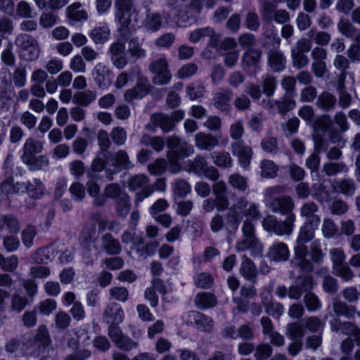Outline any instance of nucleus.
<instances>
[{"label": "nucleus", "mask_w": 360, "mask_h": 360, "mask_svg": "<svg viewBox=\"0 0 360 360\" xmlns=\"http://www.w3.org/2000/svg\"><path fill=\"white\" fill-rule=\"evenodd\" d=\"M330 330L334 333H340L346 336H352L357 345H360V328L350 321H342L337 316H332L329 321Z\"/></svg>", "instance_id": "6e6552de"}, {"label": "nucleus", "mask_w": 360, "mask_h": 360, "mask_svg": "<svg viewBox=\"0 0 360 360\" xmlns=\"http://www.w3.org/2000/svg\"><path fill=\"white\" fill-rule=\"evenodd\" d=\"M177 0H167V6L171 8V13L178 22H186L189 20L188 14H183V6L177 4Z\"/></svg>", "instance_id": "a18cd8bd"}, {"label": "nucleus", "mask_w": 360, "mask_h": 360, "mask_svg": "<svg viewBox=\"0 0 360 360\" xmlns=\"http://www.w3.org/2000/svg\"><path fill=\"white\" fill-rule=\"evenodd\" d=\"M153 89L155 87L150 84L149 79L139 73L136 84L125 91L124 99L127 103H131L134 100H141L150 94Z\"/></svg>", "instance_id": "39448f33"}, {"label": "nucleus", "mask_w": 360, "mask_h": 360, "mask_svg": "<svg viewBox=\"0 0 360 360\" xmlns=\"http://www.w3.org/2000/svg\"><path fill=\"white\" fill-rule=\"evenodd\" d=\"M27 72L25 66L20 64L15 67L12 74V79L15 86L22 87L26 83Z\"/></svg>", "instance_id": "09e8293b"}, {"label": "nucleus", "mask_w": 360, "mask_h": 360, "mask_svg": "<svg viewBox=\"0 0 360 360\" xmlns=\"http://www.w3.org/2000/svg\"><path fill=\"white\" fill-rule=\"evenodd\" d=\"M58 19L57 15L54 13L44 12L39 17V22L42 27L49 29L57 23Z\"/></svg>", "instance_id": "e2e57ef3"}, {"label": "nucleus", "mask_w": 360, "mask_h": 360, "mask_svg": "<svg viewBox=\"0 0 360 360\" xmlns=\"http://www.w3.org/2000/svg\"><path fill=\"white\" fill-rule=\"evenodd\" d=\"M140 143L143 146H150L156 153H160L165 148L166 140L162 136H151L148 134H143L141 137Z\"/></svg>", "instance_id": "cd10ccee"}, {"label": "nucleus", "mask_w": 360, "mask_h": 360, "mask_svg": "<svg viewBox=\"0 0 360 360\" xmlns=\"http://www.w3.org/2000/svg\"><path fill=\"white\" fill-rule=\"evenodd\" d=\"M239 271L245 280L252 284L257 283L258 271L254 262L246 255L242 257Z\"/></svg>", "instance_id": "6ab92c4d"}, {"label": "nucleus", "mask_w": 360, "mask_h": 360, "mask_svg": "<svg viewBox=\"0 0 360 360\" xmlns=\"http://www.w3.org/2000/svg\"><path fill=\"white\" fill-rule=\"evenodd\" d=\"M189 172L200 176H205L211 181H217L219 178L217 169L213 166H208L205 159H194L189 161Z\"/></svg>", "instance_id": "9b49d317"}, {"label": "nucleus", "mask_w": 360, "mask_h": 360, "mask_svg": "<svg viewBox=\"0 0 360 360\" xmlns=\"http://www.w3.org/2000/svg\"><path fill=\"white\" fill-rule=\"evenodd\" d=\"M308 35L310 37H314L315 43L319 46H327L331 39L330 34L323 31L315 32L314 30H311L308 32Z\"/></svg>", "instance_id": "69168bd1"}, {"label": "nucleus", "mask_w": 360, "mask_h": 360, "mask_svg": "<svg viewBox=\"0 0 360 360\" xmlns=\"http://www.w3.org/2000/svg\"><path fill=\"white\" fill-rule=\"evenodd\" d=\"M262 92L268 98L272 96L277 86L276 78L272 75H266L262 79Z\"/></svg>", "instance_id": "de8ad7c7"}, {"label": "nucleus", "mask_w": 360, "mask_h": 360, "mask_svg": "<svg viewBox=\"0 0 360 360\" xmlns=\"http://www.w3.org/2000/svg\"><path fill=\"white\" fill-rule=\"evenodd\" d=\"M266 256L275 262H285L290 257V251L285 243L276 241L269 247Z\"/></svg>", "instance_id": "f3484780"}, {"label": "nucleus", "mask_w": 360, "mask_h": 360, "mask_svg": "<svg viewBox=\"0 0 360 360\" xmlns=\"http://www.w3.org/2000/svg\"><path fill=\"white\" fill-rule=\"evenodd\" d=\"M333 121L329 115L324 114L315 118L311 124V127L316 131L327 132L333 125Z\"/></svg>", "instance_id": "ea45409f"}, {"label": "nucleus", "mask_w": 360, "mask_h": 360, "mask_svg": "<svg viewBox=\"0 0 360 360\" xmlns=\"http://www.w3.org/2000/svg\"><path fill=\"white\" fill-rule=\"evenodd\" d=\"M98 238L94 225L85 226L81 233V243L84 247L89 243H94Z\"/></svg>", "instance_id": "864d4df0"}, {"label": "nucleus", "mask_w": 360, "mask_h": 360, "mask_svg": "<svg viewBox=\"0 0 360 360\" xmlns=\"http://www.w3.org/2000/svg\"><path fill=\"white\" fill-rule=\"evenodd\" d=\"M17 46L20 49V56L27 61H33L38 58L40 48L37 41L27 34H18L15 40Z\"/></svg>", "instance_id": "20e7f679"}, {"label": "nucleus", "mask_w": 360, "mask_h": 360, "mask_svg": "<svg viewBox=\"0 0 360 360\" xmlns=\"http://www.w3.org/2000/svg\"><path fill=\"white\" fill-rule=\"evenodd\" d=\"M24 342L19 338H12L5 343V350L8 354H20L23 352Z\"/></svg>", "instance_id": "8fccbe9b"}, {"label": "nucleus", "mask_w": 360, "mask_h": 360, "mask_svg": "<svg viewBox=\"0 0 360 360\" xmlns=\"http://www.w3.org/2000/svg\"><path fill=\"white\" fill-rule=\"evenodd\" d=\"M25 186L27 188L25 192H27L31 198L39 199L43 195L44 186L39 179H34L32 182L25 183Z\"/></svg>", "instance_id": "79ce46f5"}, {"label": "nucleus", "mask_w": 360, "mask_h": 360, "mask_svg": "<svg viewBox=\"0 0 360 360\" xmlns=\"http://www.w3.org/2000/svg\"><path fill=\"white\" fill-rule=\"evenodd\" d=\"M109 51L110 60L114 66L117 69H123L128 63L124 43L117 41L110 45Z\"/></svg>", "instance_id": "4468645a"}, {"label": "nucleus", "mask_w": 360, "mask_h": 360, "mask_svg": "<svg viewBox=\"0 0 360 360\" xmlns=\"http://www.w3.org/2000/svg\"><path fill=\"white\" fill-rule=\"evenodd\" d=\"M295 283L298 285L302 293L310 292L314 285L313 277L309 275L298 276Z\"/></svg>", "instance_id": "603ef678"}, {"label": "nucleus", "mask_w": 360, "mask_h": 360, "mask_svg": "<svg viewBox=\"0 0 360 360\" xmlns=\"http://www.w3.org/2000/svg\"><path fill=\"white\" fill-rule=\"evenodd\" d=\"M233 96V92L227 87H221L214 94L212 98L213 106L224 113H230L231 110V101Z\"/></svg>", "instance_id": "9d476101"}, {"label": "nucleus", "mask_w": 360, "mask_h": 360, "mask_svg": "<svg viewBox=\"0 0 360 360\" xmlns=\"http://www.w3.org/2000/svg\"><path fill=\"white\" fill-rule=\"evenodd\" d=\"M131 208L130 198L127 193L121 195L115 201V210L120 217H126Z\"/></svg>", "instance_id": "c9c22d12"}, {"label": "nucleus", "mask_w": 360, "mask_h": 360, "mask_svg": "<svg viewBox=\"0 0 360 360\" xmlns=\"http://www.w3.org/2000/svg\"><path fill=\"white\" fill-rule=\"evenodd\" d=\"M318 227L304 224L299 230V234L294 247V255L290 261L293 267L299 268L302 272L311 273L314 266L307 258L309 250L306 243L314 237V231Z\"/></svg>", "instance_id": "f03ea898"}, {"label": "nucleus", "mask_w": 360, "mask_h": 360, "mask_svg": "<svg viewBox=\"0 0 360 360\" xmlns=\"http://www.w3.org/2000/svg\"><path fill=\"white\" fill-rule=\"evenodd\" d=\"M274 213L285 216L284 220H278L274 215H267L262 220V226L268 232L277 236H290L294 229L296 215L292 212L295 204L289 195L274 198L269 205Z\"/></svg>", "instance_id": "f257e3e1"}, {"label": "nucleus", "mask_w": 360, "mask_h": 360, "mask_svg": "<svg viewBox=\"0 0 360 360\" xmlns=\"http://www.w3.org/2000/svg\"><path fill=\"white\" fill-rule=\"evenodd\" d=\"M149 70L153 75L151 80L154 85L165 86L170 83L172 73L165 58H159L151 62Z\"/></svg>", "instance_id": "423d86ee"}, {"label": "nucleus", "mask_w": 360, "mask_h": 360, "mask_svg": "<svg viewBox=\"0 0 360 360\" xmlns=\"http://www.w3.org/2000/svg\"><path fill=\"white\" fill-rule=\"evenodd\" d=\"M179 159H156L148 165V170L153 175H160L168 169L171 173H177L181 170Z\"/></svg>", "instance_id": "f8f14e48"}, {"label": "nucleus", "mask_w": 360, "mask_h": 360, "mask_svg": "<svg viewBox=\"0 0 360 360\" xmlns=\"http://www.w3.org/2000/svg\"><path fill=\"white\" fill-rule=\"evenodd\" d=\"M96 98V94L90 91H81L76 93L73 96L72 102L75 104L87 106Z\"/></svg>", "instance_id": "c03bdc74"}, {"label": "nucleus", "mask_w": 360, "mask_h": 360, "mask_svg": "<svg viewBox=\"0 0 360 360\" xmlns=\"http://www.w3.org/2000/svg\"><path fill=\"white\" fill-rule=\"evenodd\" d=\"M296 105L295 101L290 96H284L281 101H278L277 109L280 114L285 115L293 109Z\"/></svg>", "instance_id": "774afa93"}, {"label": "nucleus", "mask_w": 360, "mask_h": 360, "mask_svg": "<svg viewBox=\"0 0 360 360\" xmlns=\"http://www.w3.org/2000/svg\"><path fill=\"white\" fill-rule=\"evenodd\" d=\"M149 181L148 178L144 174L136 175L129 181V188L134 191L137 189H143L147 186Z\"/></svg>", "instance_id": "bf43d9fd"}, {"label": "nucleus", "mask_w": 360, "mask_h": 360, "mask_svg": "<svg viewBox=\"0 0 360 360\" xmlns=\"http://www.w3.org/2000/svg\"><path fill=\"white\" fill-rule=\"evenodd\" d=\"M261 175L266 178H273L278 171L277 165L270 160H264L261 162Z\"/></svg>", "instance_id": "4d7b16f0"}, {"label": "nucleus", "mask_w": 360, "mask_h": 360, "mask_svg": "<svg viewBox=\"0 0 360 360\" xmlns=\"http://www.w3.org/2000/svg\"><path fill=\"white\" fill-rule=\"evenodd\" d=\"M314 150L310 158H318L321 154L326 152L328 148V141L321 134H314L312 136Z\"/></svg>", "instance_id": "a19ab883"}, {"label": "nucleus", "mask_w": 360, "mask_h": 360, "mask_svg": "<svg viewBox=\"0 0 360 360\" xmlns=\"http://www.w3.org/2000/svg\"><path fill=\"white\" fill-rule=\"evenodd\" d=\"M6 228L9 233L15 234L20 230V223L18 219L12 214L0 216V231Z\"/></svg>", "instance_id": "2f4dec72"}, {"label": "nucleus", "mask_w": 360, "mask_h": 360, "mask_svg": "<svg viewBox=\"0 0 360 360\" xmlns=\"http://www.w3.org/2000/svg\"><path fill=\"white\" fill-rule=\"evenodd\" d=\"M41 143L32 138H29L26 140L24 144L23 156L24 158H32V156L41 153Z\"/></svg>", "instance_id": "58836bf2"}, {"label": "nucleus", "mask_w": 360, "mask_h": 360, "mask_svg": "<svg viewBox=\"0 0 360 360\" xmlns=\"http://www.w3.org/2000/svg\"><path fill=\"white\" fill-rule=\"evenodd\" d=\"M338 31L347 38H353L359 30L348 19H340L337 24Z\"/></svg>", "instance_id": "49530a36"}, {"label": "nucleus", "mask_w": 360, "mask_h": 360, "mask_svg": "<svg viewBox=\"0 0 360 360\" xmlns=\"http://www.w3.org/2000/svg\"><path fill=\"white\" fill-rule=\"evenodd\" d=\"M103 319L109 326H117L122 322L124 311L121 306L116 302L109 303L103 311Z\"/></svg>", "instance_id": "dca6fc26"}, {"label": "nucleus", "mask_w": 360, "mask_h": 360, "mask_svg": "<svg viewBox=\"0 0 360 360\" xmlns=\"http://www.w3.org/2000/svg\"><path fill=\"white\" fill-rule=\"evenodd\" d=\"M335 190L346 196H352L356 189V183L351 179H338L334 181Z\"/></svg>", "instance_id": "c85d7f7f"}, {"label": "nucleus", "mask_w": 360, "mask_h": 360, "mask_svg": "<svg viewBox=\"0 0 360 360\" xmlns=\"http://www.w3.org/2000/svg\"><path fill=\"white\" fill-rule=\"evenodd\" d=\"M150 121L155 126L160 127L164 133H169L175 128L172 118L162 112L152 114Z\"/></svg>", "instance_id": "5701e85b"}, {"label": "nucleus", "mask_w": 360, "mask_h": 360, "mask_svg": "<svg viewBox=\"0 0 360 360\" xmlns=\"http://www.w3.org/2000/svg\"><path fill=\"white\" fill-rule=\"evenodd\" d=\"M329 255L333 262V269L345 264L346 256L340 248H332L329 250Z\"/></svg>", "instance_id": "680f3d73"}, {"label": "nucleus", "mask_w": 360, "mask_h": 360, "mask_svg": "<svg viewBox=\"0 0 360 360\" xmlns=\"http://www.w3.org/2000/svg\"><path fill=\"white\" fill-rule=\"evenodd\" d=\"M195 306L200 309L214 307L217 304L216 297L207 292L198 293L195 297Z\"/></svg>", "instance_id": "c756f323"}, {"label": "nucleus", "mask_w": 360, "mask_h": 360, "mask_svg": "<svg viewBox=\"0 0 360 360\" xmlns=\"http://www.w3.org/2000/svg\"><path fill=\"white\" fill-rule=\"evenodd\" d=\"M191 191V185L184 179H177L174 182V193L175 195L184 198Z\"/></svg>", "instance_id": "338daca9"}, {"label": "nucleus", "mask_w": 360, "mask_h": 360, "mask_svg": "<svg viewBox=\"0 0 360 360\" xmlns=\"http://www.w3.org/2000/svg\"><path fill=\"white\" fill-rule=\"evenodd\" d=\"M101 248L108 255H117L122 251L120 241L108 233L101 237Z\"/></svg>", "instance_id": "b1692460"}, {"label": "nucleus", "mask_w": 360, "mask_h": 360, "mask_svg": "<svg viewBox=\"0 0 360 360\" xmlns=\"http://www.w3.org/2000/svg\"><path fill=\"white\" fill-rule=\"evenodd\" d=\"M319 207L313 201L304 203L300 209V216L305 219L304 224L318 227L321 223V217L317 214Z\"/></svg>", "instance_id": "2eb2a0df"}, {"label": "nucleus", "mask_w": 360, "mask_h": 360, "mask_svg": "<svg viewBox=\"0 0 360 360\" xmlns=\"http://www.w3.org/2000/svg\"><path fill=\"white\" fill-rule=\"evenodd\" d=\"M80 3H74L67 8L68 18L75 22L85 21L88 18V13L84 9H80Z\"/></svg>", "instance_id": "f704fd0d"}, {"label": "nucleus", "mask_w": 360, "mask_h": 360, "mask_svg": "<svg viewBox=\"0 0 360 360\" xmlns=\"http://www.w3.org/2000/svg\"><path fill=\"white\" fill-rule=\"evenodd\" d=\"M236 248L238 252L251 249L259 253L262 252V246L255 237H245L236 243Z\"/></svg>", "instance_id": "72a5a7b5"}, {"label": "nucleus", "mask_w": 360, "mask_h": 360, "mask_svg": "<svg viewBox=\"0 0 360 360\" xmlns=\"http://www.w3.org/2000/svg\"><path fill=\"white\" fill-rule=\"evenodd\" d=\"M229 183L235 189L241 192H245L248 188V183L246 178L238 174H233L229 176Z\"/></svg>", "instance_id": "3c124183"}, {"label": "nucleus", "mask_w": 360, "mask_h": 360, "mask_svg": "<svg viewBox=\"0 0 360 360\" xmlns=\"http://www.w3.org/2000/svg\"><path fill=\"white\" fill-rule=\"evenodd\" d=\"M303 324L305 329H308L309 331L316 333L323 330L324 327V322L322 321L317 316H310L303 320Z\"/></svg>", "instance_id": "5fc2aeb1"}, {"label": "nucleus", "mask_w": 360, "mask_h": 360, "mask_svg": "<svg viewBox=\"0 0 360 360\" xmlns=\"http://www.w3.org/2000/svg\"><path fill=\"white\" fill-rule=\"evenodd\" d=\"M303 300L309 311H316L321 307V302L319 297L311 292L306 293Z\"/></svg>", "instance_id": "052dcab7"}, {"label": "nucleus", "mask_w": 360, "mask_h": 360, "mask_svg": "<svg viewBox=\"0 0 360 360\" xmlns=\"http://www.w3.org/2000/svg\"><path fill=\"white\" fill-rule=\"evenodd\" d=\"M115 20L119 24L117 32L124 40L130 37L138 27V13L133 8V0H115Z\"/></svg>", "instance_id": "7ed1b4c3"}, {"label": "nucleus", "mask_w": 360, "mask_h": 360, "mask_svg": "<svg viewBox=\"0 0 360 360\" xmlns=\"http://www.w3.org/2000/svg\"><path fill=\"white\" fill-rule=\"evenodd\" d=\"M232 153L238 158H252V148L245 145L241 140H238L231 145Z\"/></svg>", "instance_id": "37998d69"}, {"label": "nucleus", "mask_w": 360, "mask_h": 360, "mask_svg": "<svg viewBox=\"0 0 360 360\" xmlns=\"http://www.w3.org/2000/svg\"><path fill=\"white\" fill-rule=\"evenodd\" d=\"M218 144V139L210 134L199 132L195 136V145L200 150H211Z\"/></svg>", "instance_id": "393cba45"}, {"label": "nucleus", "mask_w": 360, "mask_h": 360, "mask_svg": "<svg viewBox=\"0 0 360 360\" xmlns=\"http://www.w3.org/2000/svg\"><path fill=\"white\" fill-rule=\"evenodd\" d=\"M166 146L168 149V155H174L175 158L188 157L194 153L191 145L176 136L167 137Z\"/></svg>", "instance_id": "1a4fd4ad"}, {"label": "nucleus", "mask_w": 360, "mask_h": 360, "mask_svg": "<svg viewBox=\"0 0 360 360\" xmlns=\"http://www.w3.org/2000/svg\"><path fill=\"white\" fill-rule=\"evenodd\" d=\"M262 58V51L255 49H250L245 51L241 58L242 67L245 69L246 68L257 67Z\"/></svg>", "instance_id": "bb28decb"}, {"label": "nucleus", "mask_w": 360, "mask_h": 360, "mask_svg": "<svg viewBox=\"0 0 360 360\" xmlns=\"http://www.w3.org/2000/svg\"><path fill=\"white\" fill-rule=\"evenodd\" d=\"M37 235L36 228L32 225L27 226L21 233V238L23 245L30 248L33 245V239Z\"/></svg>", "instance_id": "0e129e2a"}, {"label": "nucleus", "mask_w": 360, "mask_h": 360, "mask_svg": "<svg viewBox=\"0 0 360 360\" xmlns=\"http://www.w3.org/2000/svg\"><path fill=\"white\" fill-rule=\"evenodd\" d=\"M268 64L274 72H279L285 68V58L279 49H270L267 53Z\"/></svg>", "instance_id": "a878e982"}, {"label": "nucleus", "mask_w": 360, "mask_h": 360, "mask_svg": "<svg viewBox=\"0 0 360 360\" xmlns=\"http://www.w3.org/2000/svg\"><path fill=\"white\" fill-rule=\"evenodd\" d=\"M262 15L263 20L266 22H276L278 24H285L290 20V14L285 9H277L276 5L274 7L269 6Z\"/></svg>", "instance_id": "a211bd4d"}, {"label": "nucleus", "mask_w": 360, "mask_h": 360, "mask_svg": "<svg viewBox=\"0 0 360 360\" xmlns=\"http://www.w3.org/2000/svg\"><path fill=\"white\" fill-rule=\"evenodd\" d=\"M108 335L115 347L124 352H130L139 346L138 342L134 341L129 336L124 335L117 326H109Z\"/></svg>", "instance_id": "0eeeda50"}, {"label": "nucleus", "mask_w": 360, "mask_h": 360, "mask_svg": "<svg viewBox=\"0 0 360 360\" xmlns=\"http://www.w3.org/2000/svg\"><path fill=\"white\" fill-rule=\"evenodd\" d=\"M162 25V16L158 13L148 11L143 21L144 27L150 32H157Z\"/></svg>", "instance_id": "7c9ffc66"}, {"label": "nucleus", "mask_w": 360, "mask_h": 360, "mask_svg": "<svg viewBox=\"0 0 360 360\" xmlns=\"http://www.w3.org/2000/svg\"><path fill=\"white\" fill-rule=\"evenodd\" d=\"M93 75L100 87H106L111 83L112 72L107 65L103 63H98L95 66Z\"/></svg>", "instance_id": "aec40b11"}, {"label": "nucleus", "mask_w": 360, "mask_h": 360, "mask_svg": "<svg viewBox=\"0 0 360 360\" xmlns=\"http://www.w3.org/2000/svg\"><path fill=\"white\" fill-rule=\"evenodd\" d=\"M110 29L106 24L96 27L90 33V37L96 44H103L109 38Z\"/></svg>", "instance_id": "e433bc0d"}, {"label": "nucleus", "mask_w": 360, "mask_h": 360, "mask_svg": "<svg viewBox=\"0 0 360 360\" xmlns=\"http://www.w3.org/2000/svg\"><path fill=\"white\" fill-rule=\"evenodd\" d=\"M333 309L337 316H344L347 319H353L356 316V309L353 306H349L343 302L337 301L333 304Z\"/></svg>", "instance_id": "473e14b6"}, {"label": "nucleus", "mask_w": 360, "mask_h": 360, "mask_svg": "<svg viewBox=\"0 0 360 360\" xmlns=\"http://www.w3.org/2000/svg\"><path fill=\"white\" fill-rule=\"evenodd\" d=\"M263 304L266 313L273 317L279 318L283 314L284 307L279 302L269 301L266 302H263Z\"/></svg>", "instance_id": "6e6d98bb"}, {"label": "nucleus", "mask_w": 360, "mask_h": 360, "mask_svg": "<svg viewBox=\"0 0 360 360\" xmlns=\"http://www.w3.org/2000/svg\"><path fill=\"white\" fill-rule=\"evenodd\" d=\"M188 324L195 326L198 330L210 332L213 327L212 319L198 311H190L185 315Z\"/></svg>", "instance_id": "ddd939ff"}, {"label": "nucleus", "mask_w": 360, "mask_h": 360, "mask_svg": "<svg viewBox=\"0 0 360 360\" xmlns=\"http://www.w3.org/2000/svg\"><path fill=\"white\" fill-rule=\"evenodd\" d=\"M127 52L131 58L136 60L146 56V51L142 49L141 44L136 39H131L129 41Z\"/></svg>", "instance_id": "13d9d810"}, {"label": "nucleus", "mask_w": 360, "mask_h": 360, "mask_svg": "<svg viewBox=\"0 0 360 360\" xmlns=\"http://www.w3.org/2000/svg\"><path fill=\"white\" fill-rule=\"evenodd\" d=\"M316 106L323 112L333 110L337 104V98L335 95L328 91H322L318 95Z\"/></svg>", "instance_id": "412c9836"}, {"label": "nucleus", "mask_w": 360, "mask_h": 360, "mask_svg": "<svg viewBox=\"0 0 360 360\" xmlns=\"http://www.w3.org/2000/svg\"><path fill=\"white\" fill-rule=\"evenodd\" d=\"M306 330L303 323L295 322L287 326L286 335L290 340H302Z\"/></svg>", "instance_id": "4c0bfd02"}, {"label": "nucleus", "mask_w": 360, "mask_h": 360, "mask_svg": "<svg viewBox=\"0 0 360 360\" xmlns=\"http://www.w3.org/2000/svg\"><path fill=\"white\" fill-rule=\"evenodd\" d=\"M27 188L25 183H14L13 178H7L0 184V192L5 195L24 193Z\"/></svg>", "instance_id": "4be33fe9"}]
</instances>
